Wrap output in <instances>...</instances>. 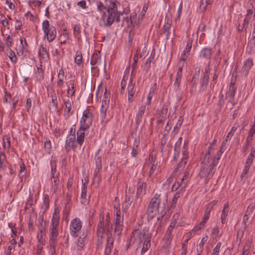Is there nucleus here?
I'll return each mask as SVG.
<instances>
[{"label":"nucleus","instance_id":"a878e982","mask_svg":"<svg viewBox=\"0 0 255 255\" xmlns=\"http://www.w3.org/2000/svg\"><path fill=\"white\" fill-rule=\"evenodd\" d=\"M87 184L88 183L86 181L84 183H82V188H81V202L82 204H84L86 202V196H87Z\"/></svg>","mask_w":255,"mask_h":255},{"label":"nucleus","instance_id":"37998d69","mask_svg":"<svg viewBox=\"0 0 255 255\" xmlns=\"http://www.w3.org/2000/svg\"><path fill=\"white\" fill-rule=\"evenodd\" d=\"M75 62L78 66L80 65L82 63L83 57L81 52H77L75 58Z\"/></svg>","mask_w":255,"mask_h":255},{"label":"nucleus","instance_id":"a19ab883","mask_svg":"<svg viewBox=\"0 0 255 255\" xmlns=\"http://www.w3.org/2000/svg\"><path fill=\"white\" fill-rule=\"evenodd\" d=\"M213 1V0H201L200 2V8L203 11L205 10L207 6L211 4Z\"/></svg>","mask_w":255,"mask_h":255},{"label":"nucleus","instance_id":"a18cd8bd","mask_svg":"<svg viewBox=\"0 0 255 255\" xmlns=\"http://www.w3.org/2000/svg\"><path fill=\"white\" fill-rule=\"evenodd\" d=\"M211 211V210L206 208V210L205 211L204 215L203 216L201 222L205 224H206L207 222L208 221L209 219Z\"/></svg>","mask_w":255,"mask_h":255},{"label":"nucleus","instance_id":"052dcab7","mask_svg":"<svg viewBox=\"0 0 255 255\" xmlns=\"http://www.w3.org/2000/svg\"><path fill=\"white\" fill-rule=\"evenodd\" d=\"M66 77L64 70L63 68H61L58 72L57 80H64V78Z\"/></svg>","mask_w":255,"mask_h":255},{"label":"nucleus","instance_id":"09e8293b","mask_svg":"<svg viewBox=\"0 0 255 255\" xmlns=\"http://www.w3.org/2000/svg\"><path fill=\"white\" fill-rule=\"evenodd\" d=\"M208 239V237L207 235H205L204 237L202 238L200 243L199 244V247L200 248V253L201 254L202 251L203 250L204 246L205 243L207 241Z\"/></svg>","mask_w":255,"mask_h":255},{"label":"nucleus","instance_id":"412c9836","mask_svg":"<svg viewBox=\"0 0 255 255\" xmlns=\"http://www.w3.org/2000/svg\"><path fill=\"white\" fill-rule=\"evenodd\" d=\"M128 101L129 103L133 101V97L135 93V86L134 84H133L130 81L128 86Z\"/></svg>","mask_w":255,"mask_h":255},{"label":"nucleus","instance_id":"39448f33","mask_svg":"<svg viewBox=\"0 0 255 255\" xmlns=\"http://www.w3.org/2000/svg\"><path fill=\"white\" fill-rule=\"evenodd\" d=\"M110 99V94L107 92V89L104 94L103 99L102 101V105L100 109V117L101 118V124L105 125L109 122L107 119V110L109 108Z\"/></svg>","mask_w":255,"mask_h":255},{"label":"nucleus","instance_id":"ddd939ff","mask_svg":"<svg viewBox=\"0 0 255 255\" xmlns=\"http://www.w3.org/2000/svg\"><path fill=\"white\" fill-rule=\"evenodd\" d=\"M146 182L140 179L138 180L137 184V190L136 195L137 197L142 196L146 193Z\"/></svg>","mask_w":255,"mask_h":255},{"label":"nucleus","instance_id":"774afa93","mask_svg":"<svg viewBox=\"0 0 255 255\" xmlns=\"http://www.w3.org/2000/svg\"><path fill=\"white\" fill-rule=\"evenodd\" d=\"M181 78L176 77L175 81L173 84L174 89L176 91H177L179 89V86L180 85V83H181Z\"/></svg>","mask_w":255,"mask_h":255},{"label":"nucleus","instance_id":"864d4df0","mask_svg":"<svg viewBox=\"0 0 255 255\" xmlns=\"http://www.w3.org/2000/svg\"><path fill=\"white\" fill-rule=\"evenodd\" d=\"M221 246L222 243L221 242L218 243L217 245L214 248L213 252L211 255H219Z\"/></svg>","mask_w":255,"mask_h":255},{"label":"nucleus","instance_id":"c03bdc74","mask_svg":"<svg viewBox=\"0 0 255 255\" xmlns=\"http://www.w3.org/2000/svg\"><path fill=\"white\" fill-rule=\"evenodd\" d=\"M49 206V197L47 195H44L43 203L42 205V208L44 209L45 211H46L48 208Z\"/></svg>","mask_w":255,"mask_h":255},{"label":"nucleus","instance_id":"7ed1b4c3","mask_svg":"<svg viewBox=\"0 0 255 255\" xmlns=\"http://www.w3.org/2000/svg\"><path fill=\"white\" fill-rule=\"evenodd\" d=\"M56 159L55 158L52 157L50 162V165L51 168L50 176V184L51 192L53 193H56L58 189L59 185V172H57V165Z\"/></svg>","mask_w":255,"mask_h":255},{"label":"nucleus","instance_id":"79ce46f5","mask_svg":"<svg viewBox=\"0 0 255 255\" xmlns=\"http://www.w3.org/2000/svg\"><path fill=\"white\" fill-rule=\"evenodd\" d=\"M56 84H57L56 86L57 87V93L63 94L64 92L62 90V88L64 85V80H57Z\"/></svg>","mask_w":255,"mask_h":255},{"label":"nucleus","instance_id":"9b49d317","mask_svg":"<svg viewBox=\"0 0 255 255\" xmlns=\"http://www.w3.org/2000/svg\"><path fill=\"white\" fill-rule=\"evenodd\" d=\"M89 128L85 127H79L77 131L76 141L78 144L81 147L84 143L86 134H88L89 132Z\"/></svg>","mask_w":255,"mask_h":255},{"label":"nucleus","instance_id":"de8ad7c7","mask_svg":"<svg viewBox=\"0 0 255 255\" xmlns=\"http://www.w3.org/2000/svg\"><path fill=\"white\" fill-rule=\"evenodd\" d=\"M15 50L16 51L17 54L19 56H22L24 51L27 50L24 48H23L20 45H16L15 47Z\"/></svg>","mask_w":255,"mask_h":255},{"label":"nucleus","instance_id":"6ab92c4d","mask_svg":"<svg viewBox=\"0 0 255 255\" xmlns=\"http://www.w3.org/2000/svg\"><path fill=\"white\" fill-rule=\"evenodd\" d=\"M133 201V196L126 195L125 201L122 204L123 211L127 213Z\"/></svg>","mask_w":255,"mask_h":255},{"label":"nucleus","instance_id":"6e6552de","mask_svg":"<svg viewBox=\"0 0 255 255\" xmlns=\"http://www.w3.org/2000/svg\"><path fill=\"white\" fill-rule=\"evenodd\" d=\"M110 223V214L106 215V219L104 218V213H101L99 216V223L97 227V234L99 237L103 238V234L105 231V228L109 226Z\"/></svg>","mask_w":255,"mask_h":255},{"label":"nucleus","instance_id":"49530a36","mask_svg":"<svg viewBox=\"0 0 255 255\" xmlns=\"http://www.w3.org/2000/svg\"><path fill=\"white\" fill-rule=\"evenodd\" d=\"M182 155L183 156L181 159V162L185 165L187 162V159L188 157V153L187 150V148L185 147V144L184 145V148L182 151Z\"/></svg>","mask_w":255,"mask_h":255},{"label":"nucleus","instance_id":"a211bd4d","mask_svg":"<svg viewBox=\"0 0 255 255\" xmlns=\"http://www.w3.org/2000/svg\"><path fill=\"white\" fill-rule=\"evenodd\" d=\"M229 212V203L227 202L224 205L223 209L222 211L221 220L222 224H224L226 223H227V217L228 216Z\"/></svg>","mask_w":255,"mask_h":255},{"label":"nucleus","instance_id":"7c9ffc66","mask_svg":"<svg viewBox=\"0 0 255 255\" xmlns=\"http://www.w3.org/2000/svg\"><path fill=\"white\" fill-rule=\"evenodd\" d=\"M146 105L141 106L138 109V113L136 116V121L139 123L141 121L143 114L145 113Z\"/></svg>","mask_w":255,"mask_h":255},{"label":"nucleus","instance_id":"6e6d98bb","mask_svg":"<svg viewBox=\"0 0 255 255\" xmlns=\"http://www.w3.org/2000/svg\"><path fill=\"white\" fill-rule=\"evenodd\" d=\"M209 78L207 76H203L201 84V89L204 91L208 85Z\"/></svg>","mask_w":255,"mask_h":255},{"label":"nucleus","instance_id":"13d9d810","mask_svg":"<svg viewBox=\"0 0 255 255\" xmlns=\"http://www.w3.org/2000/svg\"><path fill=\"white\" fill-rule=\"evenodd\" d=\"M19 41L20 45L22 46L23 48L27 50L28 48V44L27 42L26 39L24 37L20 36L19 38Z\"/></svg>","mask_w":255,"mask_h":255},{"label":"nucleus","instance_id":"c85d7f7f","mask_svg":"<svg viewBox=\"0 0 255 255\" xmlns=\"http://www.w3.org/2000/svg\"><path fill=\"white\" fill-rule=\"evenodd\" d=\"M50 97L51 98V105L53 107L54 110L57 111L58 109V103L57 95L54 91L51 95Z\"/></svg>","mask_w":255,"mask_h":255},{"label":"nucleus","instance_id":"69168bd1","mask_svg":"<svg viewBox=\"0 0 255 255\" xmlns=\"http://www.w3.org/2000/svg\"><path fill=\"white\" fill-rule=\"evenodd\" d=\"M100 61V58L99 57V55L98 54L93 55L92 56V58L91 60V64H96L97 63H98Z\"/></svg>","mask_w":255,"mask_h":255},{"label":"nucleus","instance_id":"473e14b6","mask_svg":"<svg viewBox=\"0 0 255 255\" xmlns=\"http://www.w3.org/2000/svg\"><path fill=\"white\" fill-rule=\"evenodd\" d=\"M2 36L4 37L5 44L8 48H11L13 44V39L9 34H4L2 33Z\"/></svg>","mask_w":255,"mask_h":255},{"label":"nucleus","instance_id":"c756f323","mask_svg":"<svg viewBox=\"0 0 255 255\" xmlns=\"http://www.w3.org/2000/svg\"><path fill=\"white\" fill-rule=\"evenodd\" d=\"M38 54L40 58L45 59L48 58L49 55L47 51L46 46L41 45L39 48Z\"/></svg>","mask_w":255,"mask_h":255},{"label":"nucleus","instance_id":"8fccbe9b","mask_svg":"<svg viewBox=\"0 0 255 255\" xmlns=\"http://www.w3.org/2000/svg\"><path fill=\"white\" fill-rule=\"evenodd\" d=\"M251 165L252 164H248L247 163H245V167L243 170L242 173L241 175V177L242 179L244 178L248 173Z\"/></svg>","mask_w":255,"mask_h":255},{"label":"nucleus","instance_id":"2eb2a0df","mask_svg":"<svg viewBox=\"0 0 255 255\" xmlns=\"http://www.w3.org/2000/svg\"><path fill=\"white\" fill-rule=\"evenodd\" d=\"M64 108V116L66 118H69L72 114V100L71 99L68 98L67 100H63Z\"/></svg>","mask_w":255,"mask_h":255},{"label":"nucleus","instance_id":"0eeeda50","mask_svg":"<svg viewBox=\"0 0 255 255\" xmlns=\"http://www.w3.org/2000/svg\"><path fill=\"white\" fill-rule=\"evenodd\" d=\"M82 226V222L79 218H75L72 219L69 225L70 235L74 238L78 237L81 232Z\"/></svg>","mask_w":255,"mask_h":255},{"label":"nucleus","instance_id":"f704fd0d","mask_svg":"<svg viewBox=\"0 0 255 255\" xmlns=\"http://www.w3.org/2000/svg\"><path fill=\"white\" fill-rule=\"evenodd\" d=\"M247 12V13L246 15L245 18L244 20V23L243 24L245 26H248L252 17L253 11L252 9H248Z\"/></svg>","mask_w":255,"mask_h":255},{"label":"nucleus","instance_id":"20e7f679","mask_svg":"<svg viewBox=\"0 0 255 255\" xmlns=\"http://www.w3.org/2000/svg\"><path fill=\"white\" fill-rule=\"evenodd\" d=\"M60 213L58 209H55L51 219L50 228V240L53 244L56 241L59 231Z\"/></svg>","mask_w":255,"mask_h":255},{"label":"nucleus","instance_id":"e2e57ef3","mask_svg":"<svg viewBox=\"0 0 255 255\" xmlns=\"http://www.w3.org/2000/svg\"><path fill=\"white\" fill-rule=\"evenodd\" d=\"M193 40L192 38H189L187 41L186 47L185 50L187 51V53H189L191 50V48L192 46Z\"/></svg>","mask_w":255,"mask_h":255},{"label":"nucleus","instance_id":"423d86ee","mask_svg":"<svg viewBox=\"0 0 255 255\" xmlns=\"http://www.w3.org/2000/svg\"><path fill=\"white\" fill-rule=\"evenodd\" d=\"M94 119V110L88 107L83 111V115L80 122V126L90 128Z\"/></svg>","mask_w":255,"mask_h":255},{"label":"nucleus","instance_id":"1a4fd4ad","mask_svg":"<svg viewBox=\"0 0 255 255\" xmlns=\"http://www.w3.org/2000/svg\"><path fill=\"white\" fill-rule=\"evenodd\" d=\"M72 132V128L71 129L70 133L67 135L65 141V148L67 152H69L71 149L75 150L77 147V141L75 132Z\"/></svg>","mask_w":255,"mask_h":255},{"label":"nucleus","instance_id":"aec40b11","mask_svg":"<svg viewBox=\"0 0 255 255\" xmlns=\"http://www.w3.org/2000/svg\"><path fill=\"white\" fill-rule=\"evenodd\" d=\"M253 65V60L252 58H249L244 62L242 68V71L245 76L248 75L249 70Z\"/></svg>","mask_w":255,"mask_h":255},{"label":"nucleus","instance_id":"3c124183","mask_svg":"<svg viewBox=\"0 0 255 255\" xmlns=\"http://www.w3.org/2000/svg\"><path fill=\"white\" fill-rule=\"evenodd\" d=\"M150 239L149 238H147L143 243V247L142 248L141 252L145 253L146 252L148 249V248L150 247Z\"/></svg>","mask_w":255,"mask_h":255},{"label":"nucleus","instance_id":"680f3d73","mask_svg":"<svg viewBox=\"0 0 255 255\" xmlns=\"http://www.w3.org/2000/svg\"><path fill=\"white\" fill-rule=\"evenodd\" d=\"M219 234V228L218 226H216L213 228L211 231V235L214 238H217Z\"/></svg>","mask_w":255,"mask_h":255},{"label":"nucleus","instance_id":"cd10ccee","mask_svg":"<svg viewBox=\"0 0 255 255\" xmlns=\"http://www.w3.org/2000/svg\"><path fill=\"white\" fill-rule=\"evenodd\" d=\"M87 235L83 233V234L79 236L77 241L78 250H81L85 246V240L86 239Z\"/></svg>","mask_w":255,"mask_h":255},{"label":"nucleus","instance_id":"5701e85b","mask_svg":"<svg viewBox=\"0 0 255 255\" xmlns=\"http://www.w3.org/2000/svg\"><path fill=\"white\" fill-rule=\"evenodd\" d=\"M238 128H239L238 125L236 126L235 125L231 128L230 131L228 132L225 139H224V140L223 141V142L222 143L226 146H227L228 142L231 139L232 137L234 135L235 132L237 130Z\"/></svg>","mask_w":255,"mask_h":255},{"label":"nucleus","instance_id":"ea45409f","mask_svg":"<svg viewBox=\"0 0 255 255\" xmlns=\"http://www.w3.org/2000/svg\"><path fill=\"white\" fill-rule=\"evenodd\" d=\"M180 215L178 213H175L173 215L170 221L169 226L176 228L177 227V222L179 218Z\"/></svg>","mask_w":255,"mask_h":255},{"label":"nucleus","instance_id":"c9c22d12","mask_svg":"<svg viewBox=\"0 0 255 255\" xmlns=\"http://www.w3.org/2000/svg\"><path fill=\"white\" fill-rule=\"evenodd\" d=\"M2 146L5 150H9L10 147V137L9 135H5L3 137Z\"/></svg>","mask_w":255,"mask_h":255},{"label":"nucleus","instance_id":"f8f14e48","mask_svg":"<svg viewBox=\"0 0 255 255\" xmlns=\"http://www.w3.org/2000/svg\"><path fill=\"white\" fill-rule=\"evenodd\" d=\"M124 222L123 216L115 218V229L114 233L117 235L120 236L123 230Z\"/></svg>","mask_w":255,"mask_h":255},{"label":"nucleus","instance_id":"4c0bfd02","mask_svg":"<svg viewBox=\"0 0 255 255\" xmlns=\"http://www.w3.org/2000/svg\"><path fill=\"white\" fill-rule=\"evenodd\" d=\"M45 236L44 228L41 227L39 229V232L37 235V238L40 243H42L44 241V238Z\"/></svg>","mask_w":255,"mask_h":255},{"label":"nucleus","instance_id":"393cba45","mask_svg":"<svg viewBox=\"0 0 255 255\" xmlns=\"http://www.w3.org/2000/svg\"><path fill=\"white\" fill-rule=\"evenodd\" d=\"M6 55L9 58L10 61L13 64H15L17 62V58L14 51L12 50L11 48L6 49Z\"/></svg>","mask_w":255,"mask_h":255},{"label":"nucleus","instance_id":"f03ea898","mask_svg":"<svg viewBox=\"0 0 255 255\" xmlns=\"http://www.w3.org/2000/svg\"><path fill=\"white\" fill-rule=\"evenodd\" d=\"M164 198V199L160 194L156 193L150 199L146 210L148 218L151 220L159 213V209L161 205L163 207L165 206L167 201V197L165 196Z\"/></svg>","mask_w":255,"mask_h":255},{"label":"nucleus","instance_id":"338daca9","mask_svg":"<svg viewBox=\"0 0 255 255\" xmlns=\"http://www.w3.org/2000/svg\"><path fill=\"white\" fill-rule=\"evenodd\" d=\"M33 204V197L32 195L29 196V199L27 200V202L25 204V208L29 209Z\"/></svg>","mask_w":255,"mask_h":255},{"label":"nucleus","instance_id":"4d7b16f0","mask_svg":"<svg viewBox=\"0 0 255 255\" xmlns=\"http://www.w3.org/2000/svg\"><path fill=\"white\" fill-rule=\"evenodd\" d=\"M182 141V138L181 137H180L174 145V151L176 152L178 154L179 152L180 147L181 145Z\"/></svg>","mask_w":255,"mask_h":255},{"label":"nucleus","instance_id":"9d476101","mask_svg":"<svg viewBox=\"0 0 255 255\" xmlns=\"http://www.w3.org/2000/svg\"><path fill=\"white\" fill-rule=\"evenodd\" d=\"M175 228L168 226L163 238L164 246L166 248H169L174 236V229Z\"/></svg>","mask_w":255,"mask_h":255},{"label":"nucleus","instance_id":"58836bf2","mask_svg":"<svg viewBox=\"0 0 255 255\" xmlns=\"http://www.w3.org/2000/svg\"><path fill=\"white\" fill-rule=\"evenodd\" d=\"M73 33L75 36V37L78 39L80 40L81 37V31H80V27L79 25L76 24L73 27Z\"/></svg>","mask_w":255,"mask_h":255},{"label":"nucleus","instance_id":"5fc2aeb1","mask_svg":"<svg viewBox=\"0 0 255 255\" xmlns=\"http://www.w3.org/2000/svg\"><path fill=\"white\" fill-rule=\"evenodd\" d=\"M11 100V96L9 92L5 91L3 97V102L5 103H10Z\"/></svg>","mask_w":255,"mask_h":255},{"label":"nucleus","instance_id":"603ef678","mask_svg":"<svg viewBox=\"0 0 255 255\" xmlns=\"http://www.w3.org/2000/svg\"><path fill=\"white\" fill-rule=\"evenodd\" d=\"M96 169L99 171L102 167V158L101 156H98L95 159Z\"/></svg>","mask_w":255,"mask_h":255},{"label":"nucleus","instance_id":"4be33fe9","mask_svg":"<svg viewBox=\"0 0 255 255\" xmlns=\"http://www.w3.org/2000/svg\"><path fill=\"white\" fill-rule=\"evenodd\" d=\"M227 147V146H226L222 143L219 150L217 151L216 155L214 157V162L212 164H213V166H216L218 164V160L221 158L223 153L225 151Z\"/></svg>","mask_w":255,"mask_h":255},{"label":"nucleus","instance_id":"2f4dec72","mask_svg":"<svg viewBox=\"0 0 255 255\" xmlns=\"http://www.w3.org/2000/svg\"><path fill=\"white\" fill-rule=\"evenodd\" d=\"M206 226V224L202 222H200L194 226L193 228L192 229V232L194 235H199L201 230L203 229Z\"/></svg>","mask_w":255,"mask_h":255},{"label":"nucleus","instance_id":"72a5a7b5","mask_svg":"<svg viewBox=\"0 0 255 255\" xmlns=\"http://www.w3.org/2000/svg\"><path fill=\"white\" fill-rule=\"evenodd\" d=\"M56 36V31L54 27H51V30L46 35L49 42L53 41L55 38Z\"/></svg>","mask_w":255,"mask_h":255},{"label":"nucleus","instance_id":"4468645a","mask_svg":"<svg viewBox=\"0 0 255 255\" xmlns=\"http://www.w3.org/2000/svg\"><path fill=\"white\" fill-rule=\"evenodd\" d=\"M67 94L68 97L75 96L76 87L77 86V81H70L67 84Z\"/></svg>","mask_w":255,"mask_h":255},{"label":"nucleus","instance_id":"f3484780","mask_svg":"<svg viewBox=\"0 0 255 255\" xmlns=\"http://www.w3.org/2000/svg\"><path fill=\"white\" fill-rule=\"evenodd\" d=\"M187 178V175L185 174L182 178L181 179V180L180 182L177 181L175 182L173 185L172 186V190L173 191H176L177 189L181 188V189H183L186 187L187 182H184L185 180H186Z\"/></svg>","mask_w":255,"mask_h":255},{"label":"nucleus","instance_id":"dca6fc26","mask_svg":"<svg viewBox=\"0 0 255 255\" xmlns=\"http://www.w3.org/2000/svg\"><path fill=\"white\" fill-rule=\"evenodd\" d=\"M114 239L112 237V234H107V244L104 254L105 255H109L111 252V249L113 247Z\"/></svg>","mask_w":255,"mask_h":255},{"label":"nucleus","instance_id":"f257e3e1","mask_svg":"<svg viewBox=\"0 0 255 255\" xmlns=\"http://www.w3.org/2000/svg\"><path fill=\"white\" fill-rule=\"evenodd\" d=\"M104 2L108 6V9L106 12L101 15L99 23L101 26L108 27L111 26L115 20L119 22L122 13L118 11V2L117 0H105Z\"/></svg>","mask_w":255,"mask_h":255},{"label":"nucleus","instance_id":"bf43d9fd","mask_svg":"<svg viewBox=\"0 0 255 255\" xmlns=\"http://www.w3.org/2000/svg\"><path fill=\"white\" fill-rule=\"evenodd\" d=\"M154 93V90H151L149 91V92L146 97V100H147V102L146 103V105L149 106L151 104V99L152 98V96H153Z\"/></svg>","mask_w":255,"mask_h":255},{"label":"nucleus","instance_id":"0e129e2a","mask_svg":"<svg viewBox=\"0 0 255 255\" xmlns=\"http://www.w3.org/2000/svg\"><path fill=\"white\" fill-rule=\"evenodd\" d=\"M179 197V194H175L174 196L173 197L171 201L170 202L171 208L172 207H175V205L178 201V199Z\"/></svg>","mask_w":255,"mask_h":255},{"label":"nucleus","instance_id":"bb28decb","mask_svg":"<svg viewBox=\"0 0 255 255\" xmlns=\"http://www.w3.org/2000/svg\"><path fill=\"white\" fill-rule=\"evenodd\" d=\"M97 9L98 11L103 15L104 13L107 12V10L108 9V6L106 4H104L103 2L100 1H97Z\"/></svg>","mask_w":255,"mask_h":255},{"label":"nucleus","instance_id":"e433bc0d","mask_svg":"<svg viewBox=\"0 0 255 255\" xmlns=\"http://www.w3.org/2000/svg\"><path fill=\"white\" fill-rule=\"evenodd\" d=\"M51 27H53V26L50 25L48 20H45L43 21L42 23V30L44 33V37H46V34L51 30Z\"/></svg>","mask_w":255,"mask_h":255},{"label":"nucleus","instance_id":"b1692460","mask_svg":"<svg viewBox=\"0 0 255 255\" xmlns=\"http://www.w3.org/2000/svg\"><path fill=\"white\" fill-rule=\"evenodd\" d=\"M212 55V49L210 48H204L200 53V56L207 59H210Z\"/></svg>","mask_w":255,"mask_h":255}]
</instances>
